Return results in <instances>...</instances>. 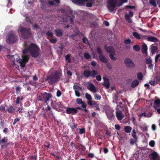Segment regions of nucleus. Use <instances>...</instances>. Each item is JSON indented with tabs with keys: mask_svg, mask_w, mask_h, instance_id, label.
Instances as JSON below:
<instances>
[{
	"mask_svg": "<svg viewBox=\"0 0 160 160\" xmlns=\"http://www.w3.org/2000/svg\"><path fill=\"white\" fill-rule=\"evenodd\" d=\"M82 42L83 43L87 44L88 43V41L86 37H84L82 38Z\"/></svg>",
	"mask_w": 160,
	"mask_h": 160,
	"instance_id": "nucleus-43",
	"label": "nucleus"
},
{
	"mask_svg": "<svg viewBox=\"0 0 160 160\" xmlns=\"http://www.w3.org/2000/svg\"><path fill=\"white\" fill-rule=\"evenodd\" d=\"M137 76L139 80H141L143 78L142 74L141 72L138 73L137 74Z\"/></svg>",
	"mask_w": 160,
	"mask_h": 160,
	"instance_id": "nucleus-36",
	"label": "nucleus"
},
{
	"mask_svg": "<svg viewBox=\"0 0 160 160\" xmlns=\"http://www.w3.org/2000/svg\"><path fill=\"white\" fill-rule=\"evenodd\" d=\"M74 2L78 5H82L85 2L84 0H75Z\"/></svg>",
	"mask_w": 160,
	"mask_h": 160,
	"instance_id": "nucleus-23",
	"label": "nucleus"
},
{
	"mask_svg": "<svg viewBox=\"0 0 160 160\" xmlns=\"http://www.w3.org/2000/svg\"><path fill=\"white\" fill-rule=\"evenodd\" d=\"M149 145L152 147L154 146L155 145V142L154 140H151L149 142Z\"/></svg>",
	"mask_w": 160,
	"mask_h": 160,
	"instance_id": "nucleus-51",
	"label": "nucleus"
},
{
	"mask_svg": "<svg viewBox=\"0 0 160 160\" xmlns=\"http://www.w3.org/2000/svg\"><path fill=\"white\" fill-rule=\"evenodd\" d=\"M61 92L59 90H57V96L58 97H60L61 95Z\"/></svg>",
	"mask_w": 160,
	"mask_h": 160,
	"instance_id": "nucleus-61",
	"label": "nucleus"
},
{
	"mask_svg": "<svg viewBox=\"0 0 160 160\" xmlns=\"http://www.w3.org/2000/svg\"><path fill=\"white\" fill-rule=\"evenodd\" d=\"M52 95L50 93H47L45 92L41 93L38 97L37 100L38 101H44V103L48 104L47 102L49 101L50 99L52 98Z\"/></svg>",
	"mask_w": 160,
	"mask_h": 160,
	"instance_id": "nucleus-3",
	"label": "nucleus"
},
{
	"mask_svg": "<svg viewBox=\"0 0 160 160\" xmlns=\"http://www.w3.org/2000/svg\"><path fill=\"white\" fill-rule=\"evenodd\" d=\"M155 80L157 83H158V82H160V75L156 76L155 78Z\"/></svg>",
	"mask_w": 160,
	"mask_h": 160,
	"instance_id": "nucleus-50",
	"label": "nucleus"
},
{
	"mask_svg": "<svg viewBox=\"0 0 160 160\" xmlns=\"http://www.w3.org/2000/svg\"><path fill=\"white\" fill-rule=\"evenodd\" d=\"M105 49L107 52H109L110 54L115 53V50L114 48L111 46L107 47L106 45L105 46Z\"/></svg>",
	"mask_w": 160,
	"mask_h": 160,
	"instance_id": "nucleus-18",
	"label": "nucleus"
},
{
	"mask_svg": "<svg viewBox=\"0 0 160 160\" xmlns=\"http://www.w3.org/2000/svg\"><path fill=\"white\" fill-rule=\"evenodd\" d=\"M73 89L75 92V90L77 91H79V90H80L82 89V87H80L79 86L76 85H74L73 86Z\"/></svg>",
	"mask_w": 160,
	"mask_h": 160,
	"instance_id": "nucleus-38",
	"label": "nucleus"
},
{
	"mask_svg": "<svg viewBox=\"0 0 160 160\" xmlns=\"http://www.w3.org/2000/svg\"><path fill=\"white\" fill-rule=\"evenodd\" d=\"M125 66L127 67L133 68L135 67V64L133 61L129 58H126L124 61Z\"/></svg>",
	"mask_w": 160,
	"mask_h": 160,
	"instance_id": "nucleus-10",
	"label": "nucleus"
},
{
	"mask_svg": "<svg viewBox=\"0 0 160 160\" xmlns=\"http://www.w3.org/2000/svg\"><path fill=\"white\" fill-rule=\"evenodd\" d=\"M125 8H130L134 9L135 8V7L134 6H129V5H127L125 6Z\"/></svg>",
	"mask_w": 160,
	"mask_h": 160,
	"instance_id": "nucleus-55",
	"label": "nucleus"
},
{
	"mask_svg": "<svg viewBox=\"0 0 160 160\" xmlns=\"http://www.w3.org/2000/svg\"><path fill=\"white\" fill-rule=\"evenodd\" d=\"M139 84V81L137 80H134L132 82L131 86L132 88H134L136 87Z\"/></svg>",
	"mask_w": 160,
	"mask_h": 160,
	"instance_id": "nucleus-30",
	"label": "nucleus"
},
{
	"mask_svg": "<svg viewBox=\"0 0 160 160\" xmlns=\"http://www.w3.org/2000/svg\"><path fill=\"white\" fill-rule=\"evenodd\" d=\"M148 49L147 46L146 44H144L143 45L142 49V52L143 54H146L147 53Z\"/></svg>",
	"mask_w": 160,
	"mask_h": 160,
	"instance_id": "nucleus-24",
	"label": "nucleus"
},
{
	"mask_svg": "<svg viewBox=\"0 0 160 160\" xmlns=\"http://www.w3.org/2000/svg\"><path fill=\"white\" fill-rule=\"evenodd\" d=\"M124 129L125 132L127 133H130L132 129V128L130 126H125Z\"/></svg>",
	"mask_w": 160,
	"mask_h": 160,
	"instance_id": "nucleus-27",
	"label": "nucleus"
},
{
	"mask_svg": "<svg viewBox=\"0 0 160 160\" xmlns=\"http://www.w3.org/2000/svg\"><path fill=\"white\" fill-rule=\"evenodd\" d=\"M138 116L140 117H141L142 116H144V117H146V113L145 112H143L139 114Z\"/></svg>",
	"mask_w": 160,
	"mask_h": 160,
	"instance_id": "nucleus-59",
	"label": "nucleus"
},
{
	"mask_svg": "<svg viewBox=\"0 0 160 160\" xmlns=\"http://www.w3.org/2000/svg\"><path fill=\"white\" fill-rule=\"evenodd\" d=\"M136 133V132L135 130L134 129H133L132 132V135L134 139H137V137L135 135Z\"/></svg>",
	"mask_w": 160,
	"mask_h": 160,
	"instance_id": "nucleus-44",
	"label": "nucleus"
},
{
	"mask_svg": "<svg viewBox=\"0 0 160 160\" xmlns=\"http://www.w3.org/2000/svg\"><path fill=\"white\" fill-rule=\"evenodd\" d=\"M132 35L134 37L138 39H140L141 38L140 35L136 32H133Z\"/></svg>",
	"mask_w": 160,
	"mask_h": 160,
	"instance_id": "nucleus-32",
	"label": "nucleus"
},
{
	"mask_svg": "<svg viewBox=\"0 0 160 160\" xmlns=\"http://www.w3.org/2000/svg\"><path fill=\"white\" fill-rule=\"evenodd\" d=\"M149 3L152 5L154 7L157 6V4H156V2L154 0H150L149 2Z\"/></svg>",
	"mask_w": 160,
	"mask_h": 160,
	"instance_id": "nucleus-41",
	"label": "nucleus"
},
{
	"mask_svg": "<svg viewBox=\"0 0 160 160\" xmlns=\"http://www.w3.org/2000/svg\"><path fill=\"white\" fill-rule=\"evenodd\" d=\"M17 62L20 64V65L22 67H24L25 66L26 62L24 61L22 59L17 60Z\"/></svg>",
	"mask_w": 160,
	"mask_h": 160,
	"instance_id": "nucleus-28",
	"label": "nucleus"
},
{
	"mask_svg": "<svg viewBox=\"0 0 160 160\" xmlns=\"http://www.w3.org/2000/svg\"><path fill=\"white\" fill-rule=\"evenodd\" d=\"M96 80L98 81H100L102 79L100 75H98L96 77Z\"/></svg>",
	"mask_w": 160,
	"mask_h": 160,
	"instance_id": "nucleus-63",
	"label": "nucleus"
},
{
	"mask_svg": "<svg viewBox=\"0 0 160 160\" xmlns=\"http://www.w3.org/2000/svg\"><path fill=\"white\" fill-rule=\"evenodd\" d=\"M8 139H6V138L4 137L1 140V144L2 143H4V145H2L1 146V148H3L4 147H7L9 144L10 143L8 142Z\"/></svg>",
	"mask_w": 160,
	"mask_h": 160,
	"instance_id": "nucleus-14",
	"label": "nucleus"
},
{
	"mask_svg": "<svg viewBox=\"0 0 160 160\" xmlns=\"http://www.w3.org/2000/svg\"><path fill=\"white\" fill-rule=\"evenodd\" d=\"M87 88L88 90L93 92H97L95 87L92 83L90 82L89 83Z\"/></svg>",
	"mask_w": 160,
	"mask_h": 160,
	"instance_id": "nucleus-17",
	"label": "nucleus"
},
{
	"mask_svg": "<svg viewBox=\"0 0 160 160\" xmlns=\"http://www.w3.org/2000/svg\"><path fill=\"white\" fill-rule=\"evenodd\" d=\"M46 34L49 37H52L53 36V33L50 31H48L46 33Z\"/></svg>",
	"mask_w": 160,
	"mask_h": 160,
	"instance_id": "nucleus-48",
	"label": "nucleus"
},
{
	"mask_svg": "<svg viewBox=\"0 0 160 160\" xmlns=\"http://www.w3.org/2000/svg\"><path fill=\"white\" fill-rule=\"evenodd\" d=\"M131 40L129 39H125L124 40V43L126 44L130 43H131Z\"/></svg>",
	"mask_w": 160,
	"mask_h": 160,
	"instance_id": "nucleus-56",
	"label": "nucleus"
},
{
	"mask_svg": "<svg viewBox=\"0 0 160 160\" xmlns=\"http://www.w3.org/2000/svg\"><path fill=\"white\" fill-rule=\"evenodd\" d=\"M84 57L87 59H88L91 58L90 54L88 52H85L84 54Z\"/></svg>",
	"mask_w": 160,
	"mask_h": 160,
	"instance_id": "nucleus-39",
	"label": "nucleus"
},
{
	"mask_svg": "<svg viewBox=\"0 0 160 160\" xmlns=\"http://www.w3.org/2000/svg\"><path fill=\"white\" fill-rule=\"evenodd\" d=\"M70 55L69 54H68L65 56V59L66 60L68 61V62H70L71 61V60L70 58Z\"/></svg>",
	"mask_w": 160,
	"mask_h": 160,
	"instance_id": "nucleus-47",
	"label": "nucleus"
},
{
	"mask_svg": "<svg viewBox=\"0 0 160 160\" xmlns=\"http://www.w3.org/2000/svg\"><path fill=\"white\" fill-rule=\"evenodd\" d=\"M149 83L151 85H152L153 86H155L156 85L157 82H156L155 80L154 81H150L149 82Z\"/></svg>",
	"mask_w": 160,
	"mask_h": 160,
	"instance_id": "nucleus-49",
	"label": "nucleus"
},
{
	"mask_svg": "<svg viewBox=\"0 0 160 160\" xmlns=\"http://www.w3.org/2000/svg\"><path fill=\"white\" fill-rule=\"evenodd\" d=\"M77 108H68L66 110V113L68 114H71L72 115H74L78 112Z\"/></svg>",
	"mask_w": 160,
	"mask_h": 160,
	"instance_id": "nucleus-12",
	"label": "nucleus"
},
{
	"mask_svg": "<svg viewBox=\"0 0 160 160\" xmlns=\"http://www.w3.org/2000/svg\"><path fill=\"white\" fill-rule=\"evenodd\" d=\"M28 52H29L28 47L27 48H25L23 50L22 53L23 54H26Z\"/></svg>",
	"mask_w": 160,
	"mask_h": 160,
	"instance_id": "nucleus-52",
	"label": "nucleus"
},
{
	"mask_svg": "<svg viewBox=\"0 0 160 160\" xmlns=\"http://www.w3.org/2000/svg\"><path fill=\"white\" fill-rule=\"evenodd\" d=\"M103 85L106 88L108 89L110 86V83L108 80L105 81Z\"/></svg>",
	"mask_w": 160,
	"mask_h": 160,
	"instance_id": "nucleus-35",
	"label": "nucleus"
},
{
	"mask_svg": "<svg viewBox=\"0 0 160 160\" xmlns=\"http://www.w3.org/2000/svg\"><path fill=\"white\" fill-rule=\"evenodd\" d=\"M96 51L98 54H99V55L102 54V50L99 47L97 48Z\"/></svg>",
	"mask_w": 160,
	"mask_h": 160,
	"instance_id": "nucleus-46",
	"label": "nucleus"
},
{
	"mask_svg": "<svg viewBox=\"0 0 160 160\" xmlns=\"http://www.w3.org/2000/svg\"><path fill=\"white\" fill-rule=\"evenodd\" d=\"M147 40L148 41L153 42H157L158 41V39L157 38L152 37H148L147 38Z\"/></svg>",
	"mask_w": 160,
	"mask_h": 160,
	"instance_id": "nucleus-25",
	"label": "nucleus"
},
{
	"mask_svg": "<svg viewBox=\"0 0 160 160\" xmlns=\"http://www.w3.org/2000/svg\"><path fill=\"white\" fill-rule=\"evenodd\" d=\"M75 95L78 97H79L80 96L81 94L79 92V91H77L75 90Z\"/></svg>",
	"mask_w": 160,
	"mask_h": 160,
	"instance_id": "nucleus-60",
	"label": "nucleus"
},
{
	"mask_svg": "<svg viewBox=\"0 0 160 160\" xmlns=\"http://www.w3.org/2000/svg\"><path fill=\"white\" fill-rule=\"evenodd\" d=\"M12 59L13 60V63L14 64L15 63V62H17V60L18 59L20 60V58L18 57L17 54H16L12 56Z\"/></svg>",
	"mask_w": 160,
	"mask_h": 160,
	"instance_id": "nucleus-26",
	"label": "nucleus"
},
{
	"mask_svg": "<svg viewBox=\"0 0 160 160\" xmlns=\"http://www.w3.org/2000/svg\"><path fill=\"white\" fill-rule=\"evenodd\" d=\"M149 158L152 160H158L159 157L158 153L155 152H154L150 153L149 155Z\"/></svg>",
	"mask_w": 160,
	"mask_h": 160,
	"instance_id": "nucleus-13",
	"label": "nucleus"
},
{
	"mask_svg": "<svg viewBox=\"0 0 160 160\" xmlns=\"http://www.w3.org/2000/svg\"><path fill=\"white\" fill-rule=\"evenodd\" d=\"M99 60L102 63L107 64L108 62V60L106 58L105 56L103 54L100 55L98 57Z\"/></svg>",
	"mask_w": 160,
	"mask_h": 160,
	"instance_id": "nucleus-16",
	"label": "nucleus"
},
{
	"mask_svg": "<svg viewBox=\"0 0 160 160\" xmlns=\"http://www.w3.org/2000/svg\"><path fill=\"white\" fill-rule=\"evenodd\" d=\"M85 96L86 98L88 100L87 102L88 105L90 106H94L96 108V110H99L98 104L96 101L92 100V97L90 94L87 92L85 93Z\"/></svg>",
	"mask_w": 160,
	"mask_h": 160,
	"instance_id": "nucleus-5",
	"label": "nucleus"
},
{
	"mask_svg": "<svg viewBox=\"0 0 160 160\" xmlns=\"http://www.w3.org/2000/svg\"><path fill=\"white\" fill-rule=\"evenodd\" d=\"M159 105H160V99L158 98L155 100L154 102L153 107L155 109H156L158 107Z\"/></svg>",
	"mask_w": 160,
	"mask_h": 160,
	"instance_id": "nucleus-22",
	"label": "nucleus"
},
{
	"mask_svg": "<svg viewBox=\"0 0 160 160\" xmlns=\"http://www.w3.org/2000/svg\"><path fill=\"white\" fill-rule=\"evenodd\" d=\"M49 42L53 44L57 42V39L56 38L52 37L49 40Z\"/></svg>",
	"mask_w": 160,
	"mask_h": 160,
	"instance_id": "nucleus-33",
	"label": "nucleus"
},
{
	"mask_svg": "<svg viewBox=\"0 0 160 160\" xmlns=\"http://www.w3.org/2000/svg\"><path fill=\"white\" fill-rule=\"evenodd\" d=\"M85 132V129L84 128L79 129V133L82 134Z\"/></svg>",
	"mask_w": 160,
	"mask_h": 160,
	"instance_id": "nucleus-53",
	"label": "nucleus"
},
{
	"mask_svg": "<svg viewBox=\"0 0 160 160\" xmlns=\"http://www.w3.org/2000/svg\"><path fill=\"white\" fill-rule=\"evenodd\" d=\"M160 56V54H157L155 57V61L156 62H157L158 61V58Z\"/></svg>",
	"mask_w": 160,
	"mask_h": 160,
	"instance_id": "nucleus-64",
	"label": "nucleus"
},
{
	"mask_svg": "<svg viewBox=\"0 0 160 160\" xmlns=\"http://www.w3.org/2000/svg\"><path fill=\"white\" fill-rule=\"evenodd\" d=\"M152 61L151 58H146V63L147 64H149L152 63Z\"/></svg>",
	"mask_w": 160,
	"mask_h": 160,
	"instance_id": "nucleus-42",
	"label": "nucleus"
},
{
	"mask_svg": "<svg viewBox=\"0 0 160 160\" xmlns=\"http://www.w3.org/2000/svg\"><path fill=\"white\" fill-rule=\"evenodd\" d=\"M22 60L26 62H27L28 61L29 59L30 56L29 55H23L22 56Z\"/></svg>",
	"mask_w": 160,
	"mask_h": 160,
	"instance_id": "nucleus-29",
	"label": "nucleus"
},
{
	"mask_svg": "<svg viewBox=\"0 0 160 160\" xmlns=\"http://www.w3.org/2000/svg\"><path fill=\"white\" fill-rule=\"evenodd\" d=\"M48 5L49 6H52L55 5V3L53 1H50L48 2Z\"/></svg>",
	"mask_w": 160,
	"mask_h": 160,
	"instance_id": "nucleus-54",
	"label": "nucleus"
},
{
	"mask_svg": "<svg viewBox=\"0 0 160 160\" xmlns=\"http://www.w3.org/2000/svg\"><path fill=\"white\" fill-rule=\"evenodd\" d=\"M54 32L56 33V36L58 37H60L63 34L62 31L60 28L55 30Z\"/></svg>",
	"mask_w": 160,
	"mask_h": 160,
	"instance_id": "nucleus-21",
	"label": "nucleus"
},
{
	"mask_svg": "<svg viewBox=\"0 0 160 160\" xmlns=\"http://www.w3.org/2000/svg\"><path fill=\"white\" fill-rule=\"evenodd\" d=\"M69 126L71 128L72 131H74L75 128H77V124L75 125L73 123H70L68 124Z\"/></svg>",
	"mask_w": 160,
	"mask_h": 160,
	"instance_id": "nucleus-31",
	"label": "nucleus"
},
{
	"mask_svg": "<svg viewBox=\"0 0 160 160\" xmlns=\"http://www.w3.org/2000/svg\"><path fill=\"white\" fill-rule=\"evenodd\" d=\"M62 75L59 71H57L51 73L47 77V80L50 84H52L57 82Z\"/></svg>",
	"mask_w": 160,
	"mask_h": 160,
	"instance_id": "nucleus-1",
	"label": "nucleus"
},
{
	"mask_svg": "<svg viewBox=\"0 0 160 160\" xmlns=\"http://www.w3.org/2000/svg\"><path fill=\"white\" fill-rule=\"evenodd\" d=\"M94 98L95 99L97 100H100L101 99V96L96 93L94 94Z\"/></svg>",
	"mask_w": 160,
	"mask_h": 160,
	"instance_id": "nucleus-45",
	"label": "nucleus"
},
{
	"mask_svg": "<svg viewBox=\"0 0 160 160\" xmlns=\"http://www.w3.org/2000/svg\"><path fill=\"white\" fill-rule=\"evenodd\" d=\"M118 3V0H108L107 6L110 12H112L115 9Z\"/></svg>",
	"mask_w": 160,
	"mask_h": 160,
	"instance_id": "nucleus-6",
	"label": "nucleus"
},
{
	"mask_svg": "<svg viewBox=\"0 0 160 160\" xmlns=\"http://www.w3.org/2000/svg\"><path fill=\"white\" fill-rule=\"evenodd\" d=\"M133 16V12L131 11H130L129 12V15L127 13L125 14V18L128 22L129 23H131L132 22V21L131 19L130 18V17H132Z\"/></svg>",
	"mask_w": 160,
	"mask_h": 160,
	"instance_id": "nucleus-11",
	"label": "nucleus"
},
{
	"mask_svg": "<svg viewBox=\"0 0 160 160\" xmlns=\"http://www.w3.org/2000/svg\"><path fill=\"white\" fill-rule=\"evenodd\" d=\"M98 74L97 72L95 70H92L91 71L89 70H85L83 73V75L87 78L90 77L95 78Z\"/></svg>",
	"mask_w": 160,
	"mask_h": 160,
	"instance_id": "nucleus-7",
	"label": "nucleus"
},
{
	"mask_svg": "<svg viewBox=\"0 0 160 160\" xmlns=\"http://www.w3.org/2000/svg\"><path fill=\"white\" fill-rule=\"evenodd\" d=\"M55 106L54 107V109L57 110L58 108H63L64 107V106L59 102L55 101Z\"/></svg>",
	"mask_w": 160,
	"mask_h": 160,
	"instance_id": "nucleus-15",
	"label": "nucleus"
},
{
	"mask_svg": "<svg viewBox=\"0 0 160 160\" xmlns=\"http://www.w3.org/2000/svg\"><path fill=\"white\" fill-rule=\"evenodd\" d=\"M76 102L77 104H81L82 106V108L80 107H76V108H77V109L79 110H83L86 112H88V110L86 109L87 105L84 101H82V100L81 99L78 98L76 100Z\"/></svg>",
	"mask_w": 160,
	"mask_h": 160,
	"instance_id": "nucleus-9",
	"label": "nucleus"
},
{
	"mask_svg": "<svg viewBox=\"0 0 160 160\" xmlns=\"http://www.w3.org/2000/svg\"><path fill=\"white\" fill-rule=\"evenodd\" d=\"M30 157L31 160L34 159V160H36L37 158V156L36 155L34 156L31 155L30 156Z\"/></svg>",
	"mask_w": 160,
	"mask_h": 160,
	"instance_id": "nucleus-62",
	"label": "nucleus"
},
{
	"mask_svg": "<svg viewBox=\"0 0 160 160\" xmlns=\"http://www.w3.org/2000/svg\"><path fill=\"white\" fill-rule=\"evenodd\" d=\"M29 52L33 58H37L39 55L40 49L35 44L31 43L28 46Z\"/></svg>",
	"mask_w": 160,
	"mask_h": 160,
	"instance_id": "nucleus-2",
	"label": "nucleus"
},
{
	"mask_svg": "<svg viewBox=\"0 0 160 160\" xmlns=\"http://www.w3.org/2000/svg\"><path fill=\"white\" fill-rule=\"evenodd\" d=\"M115 53H114V54L112 53L110 54L109 55V57L113 61H115L117 59V58H116L114 56V55H115Z\"/></svg>",
	"mask_w": 160,
	"mask_h": 160,
	"instance_id": "nucleus-37",
	"label": "nucleus"
},
{
	"mask_svg": "<svg viewBox=\"0 0 160 160\" xmlns=\"http://www.w3.org/2000/svg\"><path fill=\"white\" fill-rule=\"evenodd\" d=\"M18 40V37L12 31H10L7 39V42L9 44L14 43L17 42Z\"/></svg>",
	"mask_w": 160,
	"mask_h": 160,
	"instance_id": "nucleus-4",
	"label": "nucleus"
},
{
	"mask_svg": "<svg viewBox=\"0 0 160 160\" xmlns=\"http://www.w3.org/2000/svg\"><path fill=\"white\" fill-rule=\"evenodd\" d=\"M115 128L118 130H120L121 128V127L119 124H115Z\"/></svg>",
	"mask_w": 160,
	"mask_h": 160,
	"instance_id": "nucleus-57",
	"label": "nucleus"
},
{
	"mask_svg": "<svg viewBox=\"0 0 160 160\" xmlns=\"http://www.w3.org/2000/svg\"><path fill=\"white\" fill-rule=\"evenodd\" d=\"M133 49L134 50L138 52L140 49V48L138 45H135L133 46Z\"/></svg>",
	"mask_w": 160,
	"mask_h": 160,
	"instance_id": "nucleus-40",
	"label": "nucleus"
},
{
	"mask_svg": "<svg viewBox=\"0 0 160 160\" xmlns=\"http://www.w3.org/2000/svg\"><path fill=\"white\" fill-rule=\"evenodd\" d=\"M7 109L9 113L12 112H13V111L15 110L12 106H10Z\"/></svg>",
	"mask_w": 160,
	"mask_h": 160,
	"instance_id": "nucleus-34",
	"label": "nucleus"
},
{
	"mask_svg": "<svg viewBox=\"0 0 160 160\" xmlns=\"http://www.w3.org/2000/svg\"><path fill=\"white\" fill-rule=\"evenodd\" d=\"M156 49H157V48L155 46H153L152 48L151 52L152 53H155V52L156 50Z\"/></svg>",
	"mask_w": 160,
	"mask_h": 160,
	"instance_id": "nucleus-58",
	"label": "nucleus"
},
{
	"mask_svg": "<svg viewBox=\"0 0 160 160\" xmlns=\"http://www.w3.org/2000/svg\"><path fill=\"white\" fill-rule=\"evenodd\" d=\"M30 29H27L26 28H22L20 29L21 34L24 39H27L30 37L31 35L30 32Z\"/></svg>",
	"mask_w": 160,
	"mask_h": 160,
	"instance_id": "nucleus-8",
	"label": "nucleus"
},
{
	"mask_svg": "<svg viewBox=\"0 0 160 160\" xmlns=\"http://www.w3.org/2000/svg\"><path fill=\"white\" fill-rule=\"evenodd\" d=\"M116 116L119 120H122L124 117L122 112L121 111H117L116 112Z\"/></svg>",
	"mask_w": 160,
	"mask_h": 160,
	"instance_id": "nucleus-19",
	"label": "nucleus"
},
{
	"mask_svg": "<svg viewBox=\"0 0 160 160\" xmlns=\"http://www.w3.org/2000/svg\"><path fill=\"white\" fill-rule=\"evenodd\" d=\"M106 114L109 120H111L114 118L113 113L112 111H107L106 112Z\"/></svg>",
	"mask_w": 160,
	"mask_h": 160,
	"instance_id": "nucleus-20",
	"label": "nucleus"
}]
</instances>
